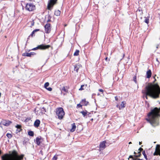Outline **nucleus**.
<instances>
[{
  "mask_svg": "<svg viewBox=\"0 0 160 160\" xmlns=\"http://www.w3.org/2000/svg\"><path fill=\"white\" fill-rule=\"evenodd\" d=\"M80 103L84 106L87 105L89 103L88 102L86 101V99H82Z\"/></svg>",
  "mask_w": 160,
  "mask_h": 160,
  "instance_id": "obj_14",
  "label": "nucleus"
},
{
  "mask_svg": "<svg viewBox=\"0 0 160 160\" xmlns=\"http://www.w3.org/2000/svg\"><path fill=\"white\" fill-rule=\"evenodd\" d=\"M131 143H132V142H129V144H131Z\"/></svg>",
  "mask_w": 160,
  "mask_h": 160,
  "instance_id": "obj_54",
  "label": "nucleus"
},
{
  "mask_svg": "<svg viewBox=\"0 0 160 160\" xmlns=\"http://www.w3.org/2000/svg\"><path fill=\"white\" fill-rule=\"evenodd\" d=\"M49 85V83L48 82H46L44 85V88H46Z\"/></svg>",
  "mask_w": 160,
  "mask_h": 160,
  "instance_id": "obj_27",
  "label": "nucleus"
},
{
  "mask_svg": "<svg viewBox=\"0 0 160 160\" xmlns=\"http://www.w3.org/2000/svg\"><path fill=\"white\" fill-rule=\"evenodd\" d=\"M15 127L18 129H19L20 128H21V126L19 125H17Z\"/></svg>",
  "mask_w": 160,
  "mask_h": 160,
  "instance_id": "obj_31",
  "label": "nucleus"
},
{
  "mask_svg": "<svg viewBox=\"0 0 160 160\" xmlns=\"http://www.w3.org/2000/svg\"><path fill=\"white\" fill-rule=\"evenodd\" d=\"M103 90L102 89H101V92H102V93H103Z\"/></svg>",
  "mask_w": 160,
  "mask_h": 160,
  "instance_id": "obj_49",
  "label": "nucleus"
},
{
  "mask_svg": "<svg viewBox=\"0 0 160 160\" xmlns=\"http://www.w3.org/2000/svg\"><path fill=\"white\" fill-rule=\"evenodd\" d=\"M46 89L47 90L49 91H51L52 90V88L50 87L47 88H46Z\"/></svg>",
  "mask_w": 160,
  "mask_h": 160,
  "instance_id": "obj_36",
  "label": "nucleus"
},
{
  "mask_svg": "<svg viewBox=\"0 0 160 160\" xmlns=\"http://www.w3.org/2000/svg\"><path fill=\"white\" fill-rule=\"evenodd\" d=\"M153 154V155H154V156L158 155V153L157 148H155V152Z\"/></svg>",
  "mask_w": 160,
  "mask_h": 160,
  "instance_id": "obj_26",
  "label": "nucleus"
},
{
  "mask_svg": "<svg viewBox=\"0 0 160 160\" xmlns=\"http://www.w3.org/2000/svg\"><path fill=\"white\" fill-rule=\"evenodd\" d=\"M82 105H81V104H78L77 105V107H78V108H81V107H82Z\"/></svg>",
  "mask_w": 160,
  "mask_h": 160,
  "instance_id": "obj_38",
  "label": "nucleus"
},
{
  "mask_svg": "<svg viewBox=\"0 0 160 160\" xmlns=\"http://www.w3.org/2000/svg\"><path fill=\"white\" fill-rule=\"evenodd\" d=\"M134 156L135 157H133V158L132 160H137V159H138L137 158H136L135 155Z\"/></svg>",
  "mask_w": 160,
  "mask_h": 160,
  "instance_id": "obj_40",
  "label": "nucleus"
},
{
  "mask_svg": "<svg viewBox=\"0 0 160 160\" xmlns=\"http://www.w3.org/2000/svg\"><path fill=\"white\" fill-rule=\"evenodd\" d=\"M57 0H49L48 1V9L49 10H51L54 4L56 2Z\"/></svg>",
  "mask_w": 160,
  "mask_h": 160,
  "instance_id": "obj_5",
  "label": "nucleus"
},
{
  "mask_svg": "<svg viewBox=\"0 0 160 160\" xmlns=\"http://www.w3.org/2000/svg\"><path fill=\"white\" fill-rule=\"evenodd\" d=\"M50 47V46L49 45H45L43 44L38 45L37 47L32 48V50H36L38 49L41 50H45L48 48Z\"/></svg>",
  "mask_w": 160,
  "mask_h": 160,
  "instance_id": "obj_4",
  "label": "nucleus"
},
{
  "mask_svg": "<svg viewBox=\"0 0 160 160\" xmlns=\"http://www.w3.org/2000/svg\"><path fill=\"white\" fill-rule=\"evenodd\" d=\"M115 100L116 101H118V98L117 96H115Z\"/></svg>",
  "mask_w": 160,
  "mask_h": 160,
  "instance_id": "obj_43",
  "label": "nucleus"
},
{
  "mask_svg": "<svg viewBox=\"0 0 160 160\" xmlns=\"http://www.w3.org/2000/svg\"><path fill=\"white\" fill-rule=\"evenodd\" d=\"M12 123V122L8 120H3L1 122V124L6 126H8Z\"/></svg>",
  "mask_w": 160,
  "mask_h": 160,
  "instance_id": "obj_8",
  "label": "nucleus"
},
{
  "mask_svg": "<svg viewBox=\"0 0 160 160\" xmlns=\"http://www.w3.org/2000/svg\"><path fill=\"white\" fill-rule=\"evenodd\" d=\"M141 155V153L140 152H138V155H135L136 158L139 157Z\"/></svg>",
  "mask_w": 160,
  "mask_h": 160,
  "instance_id": "obj_30",
  "label": "nucleus"
},
{
  "mask_svg": "<svg viewBox=\"0 0 160 160\" xmlns=\"http://www.w3.org/2000/svg\"><path fill=\"white\" fill-rule=\"evenodd\" d=\"M106 142L105 141H103L101 142V150H103L106 147Z\"/></svg>",
  "mask_w": 160,
  "mask_h": 160,
  "instance_id": "obj_10",
  "label": "nucleus"
},
{
  "mask_svg": "<svg viewBox=\"0 0 160 160\" xmlns=\"http://www.w3.org/2000/svg\"><path fill=\"white\" fill-rule=\"evenodd\" d=\"M25 8L29 11H32L35 9V6L32 3H27L25 7Z\"/></svg>",
  "mask_w": 160,
  "mask_h": 160,
  "instance_id": "obj_6",
  "label": "nucleus"
},
{
  "mask_svg": "<svg viewBox=\"0 0 160 160\" xmlns=\"http://www.w3.org/2000/svg\"><path fill=\"white\" fill-rule=\"evenodd\" d=\"M40 30V29H36L34 30L32 32V33L30 35V36H31L32 37H33V35L34 34V33L36 32H37V31H39Z\"/></svg>",
  "mask_w": 160,
  "mask_h": 160,
  "instance_id": "obj_20",
  "label": "nucleus"
},
{
  "mask_svg": "<svg viewBox=\"0 0 160 160\" xmlns=\"http://www.w3.org/2000/svg\"><path fill=\"white\" fill-rule=\"evenodd\" d=\"M62 91H63L66 92H67L68 91V90L66 89L65 87H63L62 88Z\"/></svg>",
  "mask_w": 160,
  "mask_h": 160,
  "instance_id": "obj_28",
  "label": "nucleus"
},
{
  "mask_svg": "<svg viewBox=\"0 0 160 160\" xmlns=\"http://www.w3.org/2000/svg\"><path fill=\"white\" fill-rule=\"evenodd\" d=\"M56 113L58 117V118L60 119H62L65 114L63 108H58L56 109Z\"/></svg>",
  "mask_w": 160,
  "mask_h": 160,
  "instance_id": "obj_3",
  "label": "nucleus"
},
{
  "mask_svg": "<svg viewBox=\"0 0 160 160\" xmlns=\"http://www.w3.org/2000/svg\"><path fill=\"white\" fill-rule=\"evenodd\" d=\"M156 60L159 63V62L158 61V58H157L156 59Z\"/></svg>",
  "mask_w": 160,
  "mask_h": 160,
  "instance_id": "obj_51",
  "label": "nucleus"
},
{
  "mask_svg": "<svg viewBox=\"0 0 160 160\" xmlns=\"http://www.w3.org/2000/svg\"><path fill=\"white\" fill-rule=\"evenodd\" d=\"M28 135L32 137H33L34 136V132L33 131H29L28 132Z\"/></svg>",
  "mask_w": 160,
  "mask_h": 160,
  "instance_id": "obj_22",
  "label": "nucleus"
},
{
  "mask_svg": "<svg viewBox=\"0 0 160 160\" xmlns=\"http://www.w3.org/2000/svg\"><path fill=\"white\" fill-rule=\"evenodd\" d=\"M57 156L55 155L53 158H52V160H57Z\"/></svg>",
  "mask_w": 160,
  "mask_h": 160,
  "instance_id": "obj_32",
  "label": "nucleus"
},
{
  "mask_svg": "<svg viewBox=\"0 0 160 160\" xmlns=\"http://www.w3.org/2000/svg\"><path fill=\"white\" fill-rule=\"evenodd\" d=\"M137 160H142V159H140L139 158H138L137 159Z\"/></svg>",
  "mask_w": 160,
  "mask_h": 160,
  "instance_id": "obj_52",
  "label": "nucleus"
},
{
  "mask_svg": "<svg viewBox=\"0 0 160 160\" xmlns=\"http://www.w3.org/2000/svg\"><path fill=\"white\" fill-rule=\"evenodd\" d=\"M84 85H82L81 86V88L79 89V90H82L84 89L83 88V87H84Z\"/></svg>",
  "mask_w": 160,
  "mask_h": 160,
  "instance_id": "obj_34",
  "label": "nucleus"
},
{
  "mask_svg": "<svg viewBox=\"0 0 160 160\" xmlns=\"http://www.w3.org/2000/svg\"><path fill=\"white\" fill-rule=\"evenodd\" d=\"M105 60L107 61H108V58L107 57H106L105 58Z\"/></svg>",
  "mask_w": 160,
  "mask_h": 160,
  "instance_id": "obj_48",
  "label": "nucleus"
},
{
  "mask_svg": "<svg viewBox=\"0 0 160 160\" xmlns=\"http://www.w3.org/2000/svg\"><path fill=\"white\" fill-rule=\"evenodd\" d=\"M45 32L47 33H49L51 30V24L47 23L44 26Z\"/></svg>",
  "mask_w": 160,
  "mask_h": 160,
  "instance_id": "obj_7",
  "label": "nucleus"
},
{
  "mask_svg": "<svg viewBox=\"0 0 160 160\" xmlns=\"http://www.w3.org/2000/svg\"><path fill=\"white\" fill-rule=\"evenodd\" d=\"M98 90H99V91H100V89H99Z\"/></svg>",
  "mask_w": 160,
  "mask_h": 160,
  "instance_id": "obj_60",
  "label": "nucleus"
},
{
  "mask_svg": "<svg viewBox=\"0 0 160 160\" xmlns=\"http://www.w3.org/2000/svg\"><path fill=\"white\" fill-rule=\"evenodd\" d=\"M54 14L57 16H59L60 14V12L59 10H56L55 11Z\"/></svg>",
  "mask_w": 160,
  "mask_h": 160,
  "instance_id": "obj_19",
  "label": "nucleus"
},
{
  "mask_svg": "<svg viewBox=\"0 0 160 160\" xmlns=\"http://www.w3.org/2000/svg\"><path fill=\"white\" fill-rule=\"evenodd\" d=\"M142 142H139V144L140 145H141L142 144Z\"/></svg>",
  "mask_w": 160,
  "mask_h": 160,
  "instance_id": "obj_50",
  "label": "nucleus"
},
{
  "mask_svg": "<svg viewBox=\"0 0 160 160\" xmlns=\"http://www.w3.org/2000/svg\"><path fill=\"white\" fill-rule=\"evenodd\" d=\"M116 107H117V108H119V109H120V106H119V105L118 104V105H116Z\"/></svg>",
  "mask_w": 160,
  "mask_h": 160,
  "instance_id": "obj_46",
  "label": "nucleus"
},
{
  "mask_svg": "<svg viewBox=\"0 0 160 160\" xmlns=\"http://www.w3.org/2000/svg\"><path fill=\"white\" fill-rule=\"evenodd\" d=\"M124 56H125V54H123V58L124 57Z\"/></svg>",
  "mask_w": 160,
  "mask_h": 160,
  "instance_id": "obj_53",
  "label": "nucleus"
},
{
  "mask_svg": "<svg viewBox=\"0 0 160 160\" xmlns=\"http://www.w3.org/2000/svg\"><path fill=\"white\" fill-rule=\"evenodd\" d=\"M81 66L78 64H76L74 65V70L78 72V69L80 68Z\"/></svg>",
  "mask_w": 160,
  "mask_h": 160,
  "instance_id": "obj_13",
  "label": "nucleus"
},
{
  "mask_svg": "<svg viewBox=\"0 0 160 160\" xmlns=\"http://www.w3.org/2000/svg\"><path fill=\"white\" fill-rule=\"evenodd\" d=\"M126 103L125 102H124V101L122 102L120 104V108H125V104Z\"/></svg>",
  "mask_w": 160,
  "mask_h": 160,
  "instance_id": "obj_18",
  "label": "nucleus"
},
{
  "mask_svg": "<svg viewBox=\"0 0 160 160\" xmlns=\"http://www.w3.org/2000/svg\"><path fill=\"white\" fill-rule=\"evenodd\" d=\"M154 79H155V80H154V82L155 81H156V79L155 78V77H154Z\"/></svg>",
  "mask_w": 160,
  "mask_h": 160,
  "instance_id": "obj_55",
  "label": "nucleus"
},
{
  "mask_svg": "<svg viewBox=\"0 0 160 160\" xmlns=\"http://www.w3.org/2000/svg\"><path fill=\"white\" fill-rule=\"evenodd\" d=\"M80 113H81L84 117H85L87 115V111L86 110L85 111H82L80 112ZM90 114V113H88V115L89 116V115Z\"/></svg>",
  "mask_w": 160,
  "mask_h": 160,
  "instance_id": "obj_17",
  "label": "nucleus"
},
{
  "mask_svg": "<svg viewBox=\"0 0 160 160\" xmlns=\"http://www.w3.org/2000/svg\"><path fill=\"white\" fill-rule=\"evenodd\" d=\"M144 22L147 23V24H148L149 22V19L147 18H145V19L144 20Z\"/></svg>",
  "mask_w": 160,
  "mask_h": 160,
  "instance_id": "obj_29",
  "label": "nucleus"
},
{
  "mask_svg": "<svg viewBox=\"0 0 160 160\" xmlns=\"http://www.w3.org/2000/svg\"><path fill=\"white\" fill-rule=\"evenodd\" d=\"M34 22L33 21H32V23H31V26H33L34 25Z\"/></svg>",
  "mask_w": 160,
  "mask_h": 160,
  "instance_id": "obj_45",
  "label": "nucleus"
},
{
  "mask_svg": "<svg viewBox=\"0 0 160 160\" xmlns=\"http://www.w3.org/2000/svg\"><path fill=\"white\" fill-rule=\"evenodd\" d=\"M48 19L47 20V22H50L51 21V20H50L51 17H50V15H49L48 16Z\"/></svg>",
  "mask_w": 160,
  "mask_h": 160,
  "instance_id": "obj_33",
  "label": "nucleus"
},
{
  "mask_svg": "<svg viewBox=\"0 0 160 160\" xmlns=\"http://www.w3.org/2000/svg\"><path fill=\"white\" fill-rule=\"evenodd\" d=\"M130 158H132L133 159V156H132V155H130L129 156V158H128V159L129 160Z\"/></svg>",
  "mask_w": 160,
  "mask_h": 160,
  "instance_id": "obj_42",
  "label": "nucleus"
},
{
  "mask_svg": "<svg viewBox=\"0 0 160 160\" xmlns=\"http://www.w3.org/2000/svg\"><path fill=\"white\" fill-rule=\"evenodd\" d=\"M142 153L143 155H144V157L146 159V160H148L147 156L146 154L145 151H143Z\"/></svg>",
  "mask_w": 160,
  "mask_h": 160,
  "instance_id": "obj_24",
  "label": "nucleus"
},
{
  "mask_svg": "<svg viewBox=\"0 0 160 160\" xmlns=\"http://www.w3.org/2000/svg\"><path fill=\"white\" fill-rule=\"evenodd\" d=\"M41 139L38 138V137H37L36 138V143L38 145H39L41 143Z\"/></svg>",
  "mask_w": 160,
  "mask_h": 160,
  "instance_id": "obj_16",
  "label": "nucleus"
},
{
  "mask_svg": "<svg viewBox=\"0 0 160 160\" xmlns=\"http://www.w3.org/2000/svg\"><path fill=\"white\" fill-rule=\"evenodd\" d=\"M154 143H156V142H154Z\"/></svg>",
  "mask_w": 160,
  "mask_h": 160,
  "instance_id": "obj_59",
  "label": "nucleus"
},
{
  "mask_svg": "<svg viewBox=\"0 0 160 160\" xmlns=\"http://www.w3.org/2000/svg\"><path fill=\"white\" fill-rule=\"evenodd\" d=\"M154 130H152V132H154Z\"/></svg>",
  "mask_w": 160,
  "mask_h": 160,
  "instance_id": "obj_58",
  "label": "nucleus"
},
{
  "mask_svg": "<svg viewBox=\"0 0 160 160\" xmlns=\"http://www.w3.org/2000/svg\"><path fill=\"white\" fill-rule=\"evenodd\" d=\"M142 93L145 94L147 99V96L156 99L159 98L160 94V88L158 84H148L142 91Z\"/></svg>",
  "mask_w": 160,
  "mask_h": 160,
  "instance_id": "obj_1",
  "label": "nucleus"
},
{
  "mask_svg": "<svg viewBox=\"0 0 160 160\" xmlns=\"http://www.w3.org/2000/svg\"><path fill=\"white\" fill-rule=\"evenodd\" d=\"M152 75V72L150 69H149L146 72V77L147 78H150Z\"/></svg>",
  "mask_w": 160,
  "mask_h": 160,
  "instance_id": "obj_11",
  "label": "nucleus"
},
{
  "mask_svg": "<svg viewBox=\"0 0 160 160\" xmlns=\"http://www.w3.org/2000/svg\"><path fill=\"white\" fill-rule=\"evenodd\" d=\"M40 153L41 154V155H43L42 152V150H41L40 152Z\"/></svg>",
  "mask_w": 160,
  "mask_h": 160,
  "instance_id": "obj_47",
  "label": "nucleus"
},
{
  "mask_svg": "<svg viewBox=\"0 0 160 160\" xmlns=\"http://www.w3.org/2000/svg\"><path fill=\"white\" fill-rule=\"evenodd\" d=\"M133 81L135 83H136V76H134L133 78Z\"/></svg>",
  "mask_w": 160,
  "mask_h": 160,
  "instance_id": "obj_37",
  "label": "nucleus"
},
{
  "mask_svg": "<svg viewBox=\"0 0 160 160\" xmlns=\"http://www.w3.org/2000/svg\"><path fill=\"white\" fill-rule=\"evenodd\" d=\"M158 153V155L160 156V149L159 148L158 150H157Z\"/></svg>",
  "mask_w": 160,
  "mask_h": 160,
  "instance_id": "obj_41",
  "label": "nucleus"
},
{
  "mask_svg": "<svg viewBox=\"0 0 160 160\" xmlns=\"http://www.w3.org/2000/svg\"><path fill=\"white\" fill-rule=\"evenodd\" d=\"M22 130V129L21 128H20L19 129H17V132H20L21 130Z\"/></svg>",
  "mask_w": 160,
  "mask_h": 160,
  "instance_id": "obj_39",
  "label": "nucleus"
},
{
  "mask_svg": "<svg viewBox=\"0 0 160 160\" xmlns=\"http://www.w3.org/2000/svg\"><path fill=\"white\" fill-rule=\"evenodd\" d=\"M138 150L140 151L139 152H141V151H142L143 150V149L142 148H139Z\"/></svg>",
  "mask_w": 160,
  "mask_h": 160,
  "instance_id": "obj_44",
  "label": "nucleus"
},
{
  "mask_svg": "<svg viewBox=\"0 0 160 160\" xmlns=\"http://www.w3.org/2000/svg\"><path fill=\"white\" fill-rule=\"evenodd\" d=\"M24 155H18V152L15 150L13 151L10 154H5L2 156V160H22Z\"/></svg>",
  "mask_w": 160,
  "mask_h": 160,
  "instance_id": "obj_2",
  "label": "nucleus"
},
{
  "mask_svg": "<svg viewBox=\"0 0 160 160\" xmlns=\"http://www.w3.org/2000/svg\"><path fill=\"white\" fill-rule=\"evenodd\" d=\"M134 153L135 154H136V153L135 152H134Z\"/></svg>",
  "mask_w": 160,
  "mask_h": 160,
  "instance_id": "obj_56",
  "label": "nucleus"
},
{
  "mask_svg": "<svg viewBox=\"0 0 160 160\" xmlns=\"http://www.w3.org/2000/svg\"><path fill=\"white\" fill-rule=\"evenodd\" d=\"M72 128L71 129V131L72 132H73L76 129V126L75 123H73L72 124Z\"/></svg>",
  "mask_w": 160,
  "mask_h": 160,
  "instance_id": "obj_15",
  "label": "nucleus"
},
{
  "mask_svg": "<svg viewBox=\"0 0 160 160\" xmlns=\"http://www.w3.org/2000/svg\"><path fill=\"white\" fill-rule=\"evenodd\" d=\"M79 51L78 50H76L74 53V55L75 56H77L79 54Z\"/></svg>",
  "mask_w": 160,
  "mask_h": 160,
  "instance_id": "obj_23",
  "label": "nucleus"
},
{
  "mask_svg": "<svg viewBox=\"0 0 160 160\" xmlns=\"http://www.w3.org/2000/svg\"><path fill=\"white\" fill-rule=\"evenodd\" d=\"M1 151L0 150V154H1Z\"/></svg>",
  "mask_w": 160,
  "mask_h": 160,
  "instance_id": "obj_57",
  "label": "nucleus"
},
{
  "mask_svg": "<svg viewBox=\"0 0 160 160\" xmlns=\"http://www.w3.org/2000/svg\"><path fill=\"white\" fill-rule=\"evenodd\" d=\"M160 148V145L159 144H157L156 146V148H157V150H158L159 148Z\"/></svg>",
  "mask_w": 160,
  "mask_h": 160,
  "instance_id": "obj_35",
  "label": "nucleus"
},
{
  "mask_svg": "<svg viewBox=\"0 0 160 160\" xmlns=\"http://www.w3.org/2000/svg\"><path fill=\"white\" fill-rule=\"evenodd\" d=\"M41 112L42 113L44 114L46 112V109L44 107L42 108H41Z\"/></svg>",
  "mask_w": 160,
  "mask_h": 160,
  "instance_id": "obj_21",
  "label": "nucleus"
},
{
  "mask_svg": "<svg viewBox=\"0 0 160 160\" xmlns=\"http://www.w3.org/2000/svg\"><path fill=\"white\" fill-rule=\"evenodd\" d=\"M36 53L34 52H31L30 53H24L22 54V56H26L31 57L32 55H35Z\"/></svg>",
  "mask_w": 160,
  "mask_h": 160,
  "instance_id": "obj_9",
  "label": "nucleus"
},
{
  "mask_svg": "<svg viewBox=\"0 0 160 160\" xmlns=\"http://www.w3.org/2000/svg\"><path fill=\"white\" fill-rule=\"evenodd\" d=\"M6 136L8 138H11L12 137V135L10 133H7L6 134Z\"/></svg>",
  "mask_w": 160,
  "mask_h": 160,
  "instance_id": "obj_25",
  "label": "nucleus"
},
{
  "mask_svg": "<svg viewBox=\"0 0 160 160\" xmlns=\"http://www.w3.org/2000/svg\"><path fill=\"white\" fill-rule=\"evenodd\" d=\"M40 121L39 119H37L34 123V126L35 127H38L40 125Z\"/></svg>",
  "mask_w": 160,
  "mask_h": 160,
  "instance_id": "obj_12",
  "label": "nucleus"
}]
</instances>
